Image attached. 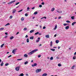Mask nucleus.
I'll return each mask as SVG.
<instances>
[{
	"label": "nucleus",
	"mask_w": 76,
	"mask_h": 76,
	"mask_svg": "<svg viewBox=\"0 0 76 76\" xmlns=\"http://www.w3.org/2000/svg\"><path fill=\"white\" fill-rule=\"evenodd\" d=\"M56 44H58V42H59V40H56Z\"/></svg>",
	"instance_id": "4be33fe9"
},
{
	"label": "nucleus",
	"mask_w": 76,
	"mask_h": 76,
	"mask_svg": "<svg viewBox=\"0 0 76 76\" xmlns=\"http://www.w3.org/2000/svg\"><path fill=\"white\" fill-rule=\"evenodd\" d=\"M12 18H13V16L11 15L10 17V19H12Z\"/></svg>",
	"instance_id": "e433bc0d"
},
{
	"label": "nucleus",
	"mask_w": 76,
	"mask_h": 76,
	"mask_svg": "<svg viewBox=\"0 0 76 76\" xmlns=\"http://www.w3.org/2000/svg\"><path fill=\"white\" fill-rule=\"evenodd\" d=\"M69 28V26H67L65 27L66 29H68Z\"/></svg>",
	"instance_id": "4468645a"
},
{
	"label": "nucleus",
	"mask_w": 76,
	"mask_h": 76,
	"mask_svg": "<svg viewBox=\"0 0 76 76\" xmlns=\"http://www.w3.org/2000/svg\"><path fill=\"white\" fill-rule=\"evenodd\" d=\"M1 59H0V63H1Z\"/></svg>",
	"instance_id": "338daca9"
},
{
	"label": "nucleus",
	"mask_w": 76,
	"mask_h": 76,
	"mask_svg": "<svg viewBox=\"0 0 76 76\" xmlns=\"http://www.w3.org/2000/svg\"><path fill=\"white\" fill-rule=\"evenodd\" d=\"M31 9H33V10H34V9H35V7H33Z\"/></svg>",
	"instance_id": "5fc2aeb1"
},
{
	"label": "nucleus",
	"mask_w": 76,
	"mask_h": 76,
	"mask_svg": "<svg viewBox=\"0 0 76 76\" xmlns=\"http://www.w3.org/2000/svg\"><path fill=\"white\" fill-rule=\"evenodd\" d=\"M25 16H28V15L27 14H25Z\"/></svg>",
	"instance_id": "09e8293b"
},
{
	"label": "nucleus",
	"mask_w": 76,
	"mask_h": 76,
	"mask_svg": "<svg viewBox=\"0 0 76 76\" xmlns=\"http://www.w3.org/2000/svg\"><path fill=\"white\" fill-rule=\"evenodd\" d=\"M16 10L13 9V11L12 12V13L14 14V13H15V12H16Z\"/></svg>",
	"instance_id": "9d476101"
},
{
	"label": "nucleus",
	"mask_w": 76,
	"mask_h": 76,
	"mask_svg": "<svg viewBox=\"0 0 76 76\" xmlns=\"http://www.w3.org/2000/svg\"><path fill=\"white\" fill-rule=\"evenodd\" d=\"M13 38H14V37L13 36H12L10 38V39L12 40V39H13Z\"/></svg>",
	"instance_id": "aec40b11"
},
{
	"label": "nucleus",
	"mask_w": 76,
	"mask_h": 76,
	"mask_svg": "<svg viewBox=\"0 0 76 76\" xmlns=\"http://www.w3.org/2000/svg\"><path fill=\"white\" fill-rule=\"evenodd\" d=\"M19 4V2L15 4L16 5H18V4Z\"/></svg>",
	"instance_id": "3c124183"
},
{
	"label": "nucleus",
	"mask_w": 76,
	"mask_h": 76,
	"mask_svg": "<svg viewBox=\"0 0 76 76\" xmlns=\"http://www.w3.org/2000/svg\"><path fill=\"white\" fill-rule=\"evenodd\" d=\"M54 10H55V8H53L51 9L52 12H54Z\"/></svg>",
	"instance_id": "dca6fc26"
},
{
	"label": "nucleus",
	"mask_w": 76,
	"mask_h": 76,
	"mask_svg": "<svg viewBox=\"0 0 76 76\" xmlns=\"http://www.w3.org/2000/svg\"><path fill=\"white\" fill-rule=\"evenodd\" d=\"M71 18L73 20V19H74V18H75V17H74V16H72L71 17Z\"/></svg>",
	"instance_id": "4c0bfd02"
},
{
	"label": "nucleus",
	"mask_w": 76,
	"mask_h": 76,
	"mask_svg": "<svg viewBox=\"0 0 76 76\" xmlns=\"http://www.w3.org/2000/svg\"><path fill=\"white\" fill-rule=\"evenodd\" d=\"M38 39L36 41V42H39V40H40V37H38L37 38Z\"/></svg>",
	"instance_id": "39448f33"
},
{
	"label": "nucleus",
	"mask_w": 76,
	"mask_h": 76,
	"mask_svg": "<svg viewBox=\"0 0 76 76\" xmlns=\"http://www.w3.org/2000/svg\"><path fill=\"white\" fill-rule=\"evenodd\" d=\"M22 59H17L18 61H20V60H22Z\"/></svg>",
	"instance_id": "a18cd8bd"
},
{
	"label": "nucleus",
	"mask_w": 76,
	"mask_h": 76,
	"mask_svg": "<svg viewBox=\"0 0 76 76\" xmlns=\"http://www.w3.org/2000/svg\"><path fill=\"white\" fill-rule=\"evenodd\" d=\"M23 10L22 9V10H20L19 11H18V13H19V12H22V11Z\"/></svg>",
	"instance_id": "a19ab883"
},
{
	"label": "nucleus",
	"mask_w": 76,
	"mask_h": 76,
	"mask_svg": "<svg viewBox=\"0 0 76 76\" xmlns=\"http://www.w3.org/2000/svg\"><path fill=\"white\" fill-rule=\"evenodd\" d=\"M4 45V43L3 44L1 45V48H3V46Z\"/></svg>",
	"instance_id": "a878e982"
},
{
	"label": "nucleus",
	"mask_w": 76,
	"mask_h": 76,
	"mask_svg": "<svg viewBox=\"0 0 76 76\" xmlns=\"http://www.w3.org/2000/svg\"><path fill=\"white\" fill-rule=\"evenodd\" d=\"M37 66V63H34V64L32 65V67H34V66Z\"/></svg>",
	"instance_id": "423d86ee"
},
{
	"label": "nucleus",
	"mask_w": 76,
	"mask_h": 76,
	"mask_svg": "<svg viewBox=\"0 0 76 76\" xmlns=\"http://www.w3.org/2000/svg\"><path fill=\"white\" fill-rule=\"evenodd\" d=\"M58 66H59V67H60L61 66V65L60 64H59L58 65Z\"/></svg>",
	"instance_id": "c756f323"
},
{
	"label": "nucleus",
	"mask_w": 76,
	"mask_h": 76,
	"mask_svg": "<svg viewBox=\"0 0 76 76\" xmlns=\"http://www.w3.org/2000/svg\"><path fill=\"white\" fill-rule=\"evenodd\" d=\"M34 32V30H32L30 31V33H32V32Z\"/></svg>",
	"instance_id": "f8f14e48"
},
{
	"label": "nucleus",
	"mask_w": 76,
	"mask_h": 76,
	"mask_svg": "<svg viewBox=\"0 0 76 76\" xmlns=\"http://www.w3.org/2000/svg\"><path fill=\"white\" fill-rule=\"evenodd\" d=\"M26 76H28V74H26Z\"/></svg>",
	"instance_id": "69168bd1"
},
{
	"label": "nucleus",
	"mask_w": 76,
	"mask_h": 76,
	"mask_svg": "<svg viewBox=\"0 0 76 76\" xmlns=\"http://www.w3.org/2000/svg\"><path fill=\"white\" fill-rule=\"evenodd\" d=\"M46 38H49L50 37V36L49 35H47L46 36Z\"/></svg>",
	"instance_id": "7c9ffc66"
},
{
	"label": "nucleus",
	"mask_w": 76,
	"mask_h": 76,
	"mask_svg": "<svg viewBox=\"0 0 76 76\" xmlns=\"http://www.w3.org/2000/svg\"><path fill=\"white\" fill-rule=\"evenodd\" d=\"M75 67V65H73L72 67V69H74Z\"/></svg>",
	"instance_id": "a211bd4d"
},
{
	"label": "nucleus",
	"mask_w": 76,
	"mask_h": 76,
	"mask_svg": "<svg viewBox=\"0 0 76 76\" xmlns=\"http://www.w3.org/2000/svg\"><path fill=\"white\" fill-rule=\"evenodd\" d=\"M56 36H57V34H55V35L54 36V37H56Z\"/></svg>",
	"instance_id": "052dcab7"
},
{
	"label": "nucleus",
	"mask_w": 76,
	"mask_h": 76,
	"mask_svg": "<svg viewBox=\"0 0 76 76\" xmlns=\"http://www.w3.org/2000/svg\"><path fill=\"white\" fill-rule=\"evenodd\" d=\"M4 29V28H0V31H3V29Z\"/></svg>",
	"instance_id": "cd10ccee"
},
{
	"label": "nucleus",
	"mask_w": 76,
	"mask_h": 76,
	"mask_svg": "<svg viewBox=\"0 0 76 76\" xmlns=\"http://www.w3.org/2000/svg\"><path fill=\"white\" fill-rule=\"evenodd\" d=\"M19 76H24V75L23 73H21L20 75H19Z\"/></svg>",
	"instance_id": "412c9836"
},
{
	"label": "nucleus",
	"mask_w": 76,
	"mask_h": 76,
	"mask_svg": "<svg viewBox=\"0 0 76 76\" xmlns=\"http://www.w3.org/2000/svg\"><path fill=\"white\" fill-rule=\"evenodd\" d=\"M43 18H45V19H46L47 17H43Z\"/></svg>",
	"instance_id": "0e129e2a"
},
{
	"label": "nucleus",
	"mask_w": 76,
	"mask_h": 76,
	"mask_svg": "<svg viewBox=\"0 0 76 76\" xmlns=\"http://www.w3.org/2000/svg\"><path fill=\"white\" fill-rule=\"evenodd\" d=\"M12 57V55H10V56H8V58H9V57Z\"/></svg>",
	"instance_id": "864d4df0"
},
{
	"label": "nucleus",
	"mask_w": 76,
	"mask_h": 76,
	"mask_svg": "<svg viewBox=\"0 0 76 76\" xmlns=\"http://www.w3.org/2000/svg\"><path fill=\"white\" fill-rule=\"evenodd\" d=\"M76 58V57L75 56H74L73 57V60H75V59Z\"/></svg>",
	"instance_id": "ea45409f"
},
{
	"label": "nucleus",
	"mask_w": 76,
	"mask_h": 76,
	"mask_svg": "<svg viewBox=\"0 0 76 76\" xmlns=\"http://www.w3.org/2000/svg\"><path fill=\"white\" fill-rule=\"evenodd\" d=\"M57 25H56L55 26V28H54V30H56V29H57Z\"/></svg>",
	"instance_id": "5701e85b"
},
{
	"label": "nucleus",
	"mask_w": 76,
	"mask_h": 76,
	"mask_svg": "<svg viewBox=\"0 0 76 76\" xmlns=\"http://www.w3.org/2000/svg\"><path fill=\"white\" fill-rule=\"evenodd\" d=\"M61 17H58V19H61Z\"/></svg>",
	"instance_id": "bf43d9fd"
},
{
	"label": "nucleus",
	"mask_w": 76,
	"mask_h": 76,
	"mask_svg": "<svg viewBox=\"0 0 76 76\" xmlns=\"http://www.w3.org/2000/svg\"><path fill=\"white\" fill-rule=\"evenodd\" d=\"M42 76H47V74L45 73L43 74V75H42Z\"/></svg>",
	"instance_id": "6e6552de"
},
{
	"label": "nucleus",
	"mask_w": 76,
	"mask_h": 76,
	"mask_svg": "<svg viewBox=\"0 0 76 76\" xmlns=\"http://www.w3.org/2000/svg\"><path fill=\"white\" fill-rule=\"evenodd\" d=\"M41 55H39V56H38V58H39L40 57H41Z\"/></svg>",
	"instance_id": "37998d69"
},
{
	"label": "nucleus",
	"mask_w": 76,
	"mask_h": 76,
	"mask_svg": "<svg viewBox=\"0 0 76 76\" xmlns=\"http://www.w3.org/2000/svg\"><path fill=\"white\" fill-rule=\"evenodd\" d=\"M28 64V61H26L24 63V64Z\"/></svg>",
	"instance_id": "b1692460"
},
{
	"label": "nucleus",
	"mask_w": 76,
	"mask_h": 76,
	"mask_svg": "<svg viewBox=\"0 0 76 76\" xmlns=\"http://www.w3.org/2000/svg\"><path fill=\"white\" fill-rule=\"evenodd\" d=\"M8 25H10V24L9 23H8L5 25V26H7Z\"/></svg>",
	"instance_id": "f704fd0d"
},
{
	"label": "nucleus",
	"mask_w": 76,
	"mask_h": 76,
	"mask_svg": "<svg viewBox=\"0 0 76 76\" xmlns=\"http://www.w3.org/2000/svg\"><path fill=\"white\" fill-rule=\"evenodd\" d=\"M3 64H4V63H3V62L2 61L1 63V66H3Z\"/></svg>",
	"instance_id": "2eb2a0df"
},
{
	"label": "nucleus",
	"mask_w": 76,
	"mask_h": 76,
	"mask_svg": "<svg viewBox=\"0 0 76 76\" xmlns=\"http://www.w3.org/2000/svg\"><path fill=\"white\" fill-rule=\"evenodd\" d=\"M30 8H29V7H28L27 9V11H28L29 10V9H30Z\"/></svg>",
	"instance_id": "8fccbe9b"
},
{
	"label": "nucleus",
	"mask_w": 76,
	"mask_h": 76,
	"mask_svg": "<svg viewBox=\"0 0 76 76\" xmlns=\"http://www.w3.org/2000/svg\"><path fill=\"white\" fill-rule=\"evenodd\" d=\"M27 42H29V40L28 39H27L26 40Z\"/></svg>",
	"instance_id": "2f4dec72"
},
{
	"label": "nucleus",
	"mask_w": 76,
	"mask_h": 76,
	"mask_svg": "<svg viewBox=\"0 0 76 76\" xmlns=\"http://www.w3.org/2000/svg\"><path fill=\"white\" fill-rule=\"evenodd\" d=\"M9 64L7 63L5 64V66H8V65Z\"/></svg>",
	"instance_id": "79ce46f5"
},
{
	"label": "nucleus",
	"mask_w": 76,
	"mask_h": 76,
	"mask_svg": "<svg viewBox=\"0 0 76 76\" xmlns=\"http://www.w3.org/2000/svg\"><path fill=\"white\" fill-rule=\"evenodd\" d=\"M27 30V28H25L23 29L24 31H26Z\"/></svg>",
	"instance_id": "72a5a7b5"
},
{
	"label": "nucleus",
	"mask_w": 76,
	"mask_h": 76,
	"mask_svg": "<svg viewBox=\"0 0 76 76\" xmlns=\"http://www.w3.org/2000/svg\"><path fill=\"white\" fill-rule=\"evenodd\" d=\"M66 22H67V23H70V21L69 20H66Z\"/></svg>",
	"instance_id": "c9c22d12"
},
{
	"label": "nucleus",
	"mask_w": 76,
	"mask_h": 76,
	"mask_svg": "<svg viewBox=\"0 0 76 76\" xmlns=\"http://www.w3.org/2000/svg\"><path fill=\"white\" fill-rule=\"evenodd\" d=\"M7 37V36H5L4 38H6Z\"/></svg>",
	"instance_id": "e2e57ef3"
},
{
	"label": "nucleus",
	"mask_w": 76,
	"mask_h": 76,
	"mask_svg": "<svg viewBox=\"0 0 76 76\" xmlns=\"http://www.w3.org/2000/svg\"><path fill=\"white\" fill-rule=\"evenodd\" d=\"M19 32H17V33L16 34V35H18V34H19Z\"/></svg>",
	"instance_id": "4d7b16f0"
},
{
	"label": "nucleus",
	"mask_w": 76,
	"mask_h": 76,
	"mask_svg": "<svg viewBox=\"0 0 76 76\" xmlns=\"http://www.w3.org/2000/svg\"><path fill=\"white\" fill-rule=\"evenodd\" d=\"M34 34L35 35H37V34H39V32H37V33H36Z\"/></svg>",
	"instance_id": "473e14b6"
},
{
	"label": "nucleus",
	"mask_w": 76,
	"mask_h": 76,
	"mask_svg": "<svg viewBox=\"0 0 76 76\" xmlns=\"http://www.w3.org/2000/svg\"><path fill=\"white\" fill-rule=\"evenodd\" d=\"M16 1L14 0V1H12L10 2H9L8 3V4H12V3H14L15 1Z\"/></svg>",
	"instance_id": "20e7f679"
},
{
	"label": "nucleus",
	"mask_w": 76,
	"mask_h": 76,
	"mask_svg": "<svg viewBox=\"0 0 76 76\" xmlns=\"http://www.w3.org/2000/svg\"><path fill=\"white\" fill-rule=\"evenodd\" d=\"M56 11L58 12V13H62V11H60L59 12L58 10H57Z\"/></svg>",
	"instance_id": "1a4fd4ad"
},
{
	"label": "nucleus",
	"mask_w": 76,
	"mask_h": 76,
	"mask_svg": "<svg viewBox=\"0 0 76 76\" xmlns=\"http://www.w3.org/2000/svg\"><path fill=\"white\" fill-rule=\"evenodd\" d=\"M74 54V55H76V52H75V53Z\"/></svg>",
	"instance_id": "774afa93"
},
{
	"label": "nucleus",
	"mask_w": 76,
	"mask_h": 76,
	"mask_svg": "<svg viewBox=\"0 0 76 76\" xmlns=\"http://www.w3.org/2000/svg\"><path fill=\"white\" fill-rule=\"evenodd\" d=\"M20 69V66H17L15 68V70L16 71H19Z\"/></svg>",
	"instance_id": "f03ea898"
},
{
	"label": "nucleus",
	"mask_w": 76,
	"mask_h": 76,
	"mask_svg": "<svg viewBox=\"0 0 76 76\" xmlns=\"http://www.w3.org/2000/svg\"><path fill=\"white\" fill-rule=\"evenodd\" d=\"M21 20L22 21H23V20H24V18H23V17H22L21 18Z\"/></svg>",
	"instance_id": "393cba45"
},
{
	"label": "nucleus",
	"mask_w": 76,
	"mask_h": 76,
	"mask_svg": "<svg viewBox=\"0 0 76 76\" xmlns=\"http://www.w3.org/2000/svg\"><path fill=\"white\" fill-rule=\"evenodd\" d=\"M42 7V6L41 5H39V7Z\"/></svg>",
	"instance_id": "c03bdc74"
},
{
	"label": "nucleus",
	"mask_w": 76,
	"mask_h": 76,
	"mask_svg": "<svg viewBox=\"0 0 76 76\" xmlns=\"http://www.w3.org/2000/svg\"><path fill=\"white\" fill-rule=\"evenodd\" d=\"M41 4H42V5H44V2H43L41 3Z\"/></svg>",
	"instance_id": "603ef678"
},
{
	"label": "nucleus",
	"mask_w": 76,
	"mask_h": 76,
	"mask_svg": "<svg viewBox=\"0 0 76 76\" xmlns=\"http://www.w3.org/2000/svg\"><path fill=\"white\" fill-rule=\"evenodd\" d=\"M45 28H46V27L45 26H44L43 27V29H45Z\"/></svg>",
	"instance_id": "de8ad7c7"
},
{
	"label": "nucleus",
	"mask_w": 76,
	"mask_h": 76,
	"mask_svg": "<svg viewBox=\"0 0 76 76\" xmlns=\"http://www.w3.org/2000/svg\"><path fill=\"white\" fill-rule=\"evenodd\" d=\"M50 60H53V56L51 57Z\"/></svg>",
	"instance_id": "c85d7f7f"
},
{
	"label": "nucleus",
	"mask_w": 76,
	"mask_h": 76,
	"mask_svg": "<svg viewBox=\"0 0 76 76\" xmlns=\"http://www.w3.org/2000/svg\"><path fill=\"white\" fill-rule=\"evenodd\" d=\"M50 47H52V46L53 45V42L51 41L50 42Z\"/></svg>",
	"instance_id": "f3484780"
},
{
	"label": "nucleus",
	"mask_w": 76,
	"mask_h": 76,
	"mask_svg": "<svg viewBox=\"0 0 76 76\" xmlns=\"http://www.w3.org/2000/svg\"><path fill=\"white\" fill-rule=\"evenodd\" d=\"M50 50H52V51H55V49H51Z\"/></svg>",
	"instance_id": "58836bf2"
},
{
	"label": "nucleus",
	"mask_w": 76,
	"mask_h": 76,
	"mask_svg": "<svg viewBox=\"0 0 76 76\" xmlns=\"http://www.w3.org/2000/svg\"><path fill=\"white\" fill-rule=\"evenodd\" d=\"M41 71V69H37L36 72V73H39V72H40Z\"/></svg>",
	"instance_id": "7ed1b4c3"
},
{
	"label": "nucleus",
	"mask_w": 76,
	"mask_h": 76,
	"mask_svg": "<svg viewBox=\"0 0 76 76\" xmlns=\"http://www.w3.org/2000/svg\"><path fill=\"white\" fill-rule=\"evenodd\" d=\"M34 36H32L30 38V39H34Z\"/></svg>",
	"instance_id": "ddd939ff"
},
{
	"label": "nucleus",
	"mask_w": 76,
	"mask_h": 76,
	"mask_svg": "<svg viewBox=\"0 0 76 76\" xmlns=\"http://www.w3.org/2000/svg\"><path fill=\"white\" fill-rule=\"evenodd\" d=\"M39 27L40 28H42V26H40Z\"/></svg>",
	"instance_id": "680f3d73"
},
{
	"label": "nucleus",
	"mask_w": 76,
	"mask_h": 76,
	"mask_svg": "<svg viewBox=\"0 0 76 76\" xmlns=\"http://www.w3.org/2000/svg\"><path fill=\"white\" fill-rule=\"evenodd\" d=\"M5 35H8V34L7 33H5Z\"/></svg>",
	"instance_id": "13d9d810"
},
{
	"label": "nucleus",
	"mask_w": 76,
	"mask_h": 76,
	"mask_svg": "<svg viewBox=\"0 0 76 76\" xmlns=\"http://www.w3.org/2000/svg\"><path fill=\"white\" fill-rule=\"evenodd\" d=\"M15 51H16V49H14L12 50V53H13V54H15Z\"/></svg>",
	"instance_id": "0eeeda50"
},
{
	"label": "nucleus",
	"mask_w": 76,
	"mask_h": 76,
	"mask_svg": "<svg viewBox=\"0 0 76 76\" xmlns=\"http://www.w3.org/2000/svg\"><path fill=\"white\" fill-rule=\"evenodd\" d=\"M76 22H74L72 23V26H74V25H75V24H76Z\"/></svg>",
	"instance_id": "9b49d317"
},
{
	"label": "nucleus",
	"mask_w": 76,
	"mask_h": 76,
	"mask_svg": "<svg viewBox=\"0 0 76 76\" xmlns=\"http://www.w3.org/2000/svg\"><path fill=\"white\" fill-rule=\"evenodd\" d=\"M38 49H35L33 50H32V51L30 52L29 53V55H31V54H34L35 52H37V51H38Z\"/></svg>",
	"instance_id": "f257e3e1"
},
{
	"label": "nucleus",
	"mask_w": 76,
	"mask_h": 76,
	"mask_svg": "<svg viewBox=\"0 0 76 76\" xmlns=\"http://www.w3.org/2000/svg\"><path fill=\"white\" fill-rule=\"evenodd\" d=\"M28 35H26V38H28Z\"/></svg>",
	"instance_id": "6e6d98bb"
},
{
	"label": "nucleus",
	"mask_w": 76,
	"mask_h": 76,
	"mask_svg": "<svg viewBox=\"0 0 76 76\" xmlns=\"http://www.w3.org/2000/svg\"><path fill=\"white\" fill-rule=\"evenodd\" d=\"M67 25V23H64V26H66Z\"/></svg>",
	"instance_id": "49530a36"
},
{
	"label": "nucleus",
	"mask_w": 76,
	"mask_h": 76,
	"mask_svg": "<svg viewBox=\"0 0 76 76\" xmlns=\"http://www.w3.org/2000/svg\"><path fill=\"white\" fill-rule=\"evenodd\" d=\"M24 57H27L28 55L26 54H25L24 55Z\"/></svg>",
	"instance_id": "6ab92c4d"
},
{
	"label": "nucleus",
	"mask_w": 76,
	"mask_h": 76,
	"mask_svg": "<svg viewBox=\"0 0 76 76\" xmlns=\"http://www.w3.org/2000/svg\"><path fill=\"white\" fill-rule=\"evenodd\" d=\"M37 13H38V12H37V11H36L34 13V15H37Z\"/></svg>",
	"instance_id": "bb28decb"
}]
</instances>
